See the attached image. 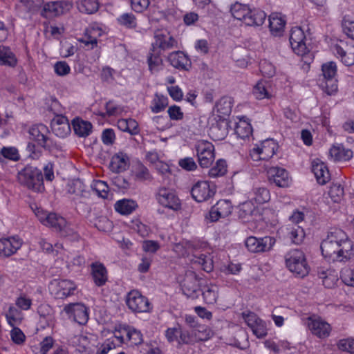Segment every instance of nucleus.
Listing matches in <instances>:
<instances>
[{
    "label": "nucleus",
    "instance_id": "obj_1",
    "mask_svg": "<svg viewBox=\"0 0 354 354\" xmlns=\"http://www.w3.org/2000/svg\"><path fill=\"white\" fill-rule=\"evenodd\" d=\"M320 248L325 259L333 261H345L353 255V244L341 229L333 228L322 240Z\"/></svg>",
    "mask_w": 354,
    "mask_h": 354
},
{
    "label": "nucleus",
    "instance_id": "obj_2",
    "mask_svg": "<svg viewBox=\"0 0 354 354\" xmlns=\"http://www.w3.org/2000/svg\"><path fill=\"white\" fill-rule=\"evenodd\" d=\"M17 180L21 185L35 192L44 190L42 173L37 168L26 167L19 171Z\"/></svg>",
    "mask_w": 354,
    "mask_h": 354
},
{
    "label": "nucleus",
    "instance_id": "obj_3",
    "mask_svg": "<svg viewBox=\"0 0 354 354\" xmlns=\"http://www.w3.org/2000/svg\"><path fill=\"white\" fill-rule=\"evenodd\" d=\"M286 263L289 270L299 277L308 274L309 266L304 253L300 250H292L286 255Z\"/></svg>",
    "mask_w": 354,
    "mask_h": 354
},
{
    "label": "nucleus",
    "instance_id": "obj_4",
    "mask_svg": "<svg viewBox=\"0 0 354 354\" xmlns=\"http://www.w3.org/2000/svg\"><path fill=\"white\" fill-rule=\"evenodd\" d=\"M30 138L38 143L44 149L53 152L55 149H59V146L56 142L48 136L49 133L46 126L44 124L34 125L29 129Z\"/></svg>",
    "mask_w": 354,
    "mask_h": 354
},
{
    "label": "nucleus",
    "instance_id": "obj_5",
    "mask_svg": "<svg viewBox=\"0 0 354 354\" xmlns=\"http://www.w3.org/2000/svg\"><path fill=\"white\" fill-rule=\"evenodd\" d=\"M324 82L321 83L322 90L328 95L335 93L337 91V66L333 62H329L322 65Z\"/></svg>",
    "mask_w": 354,
    "mask_h": 354
},
{
    "label": "nucleus",
    "instance_id": "obj_6",
    "mask_svg": "<svg viewBox=\"0 0 354 354\" xmlns=\"http://www.w3.org/2000/svg\"><path fill=\"white\" fill-rule=\"evenodd\" d=\"M154 41L151 51H166L178 47L177 40L165 29L156 30L154 32Z\"/></svg>",
    "mask_w": 354,
    "mask_h": 354
},
{
    "label": "nucleus",
    "instance_id": "obj_7",
    "mask_svg": "<svg viewBox=\"0 0 354 354\" xmlns=\"http://www.w3.org/2000/svg\"><path fill=\"white\" fill-rule=\"evenodd\" d=\"M196 156L199 165L203 168L209 167L214 160V147L207 140H198L195 145Z\"/></svg>",
    "mask_w": 354,
    "mask_h": 354
},
{
    "label": "nucleus",
    "instance_id": "obj_8",
    "mask_svg": "<svg viewBox=\"0 0 354 354\" xmlns=\"http://www.w3.org/2000/svg\"><path fill=\"white\" fill-rule=\"evenodd\" d=\"M126 304L128 308L134 313L149 312L151 305L149 299L143 296L138 290H132L126 297Z\"/></svg>",
    "mask_w": 354,
    "mask_h": 354
},
{
    "label": "nucleus",
    "instance_id": "obj_9",
    "mask_svg": "<svg viewBox=\"0 0 354 354\" xmlns=\"http://www.w3.org/2000/svg\"><path fill=\"white\" fill-rule=\"evenodd\" d=\"M201 279L192 271H187L181 283L182 290L187 297L196 299L198 297L202 286Z\"/></svg>",
    "mask_w": 354,
    "mask_h": 354
},
{
    "label": "nucleus",
    "instance_id": "obj_10",
    "mask_svg": "<svg viewBox=\"0 0 354 354\" xmlns=\"http://www.w3.org/2000/svg\"><path fill=\"white\" fill-rule=\"evenodd\" d=\"M275 243L274 238L266 236L263 238L250 236L245 240L247 249L254 253L270 251Z\"/></svg>",
    "mask_w": 354,
    "mask_h": 354
},
{
    "label": "nucleus",
    "instance_id": "obj_11",
    "mask_svg": "<svg viewBox=\"0 0 354 354\" xmlns=\"http://www.w3.org/2000/svg\"><path fill=\"white\" fill-rule=\"evenodd\" d=\"M191 194L198 203L207 201L214 196L215 188L207 181H198L192 187Z\"/></svg>",
    "mask_w": 354,
    "mask_h": 354
},
{
    "label": "nucleus",
    "instance_id": "obj_12",
    "mask_svg": "<svg viewBox=\"0 0 354 354\" xmlns=\"http://www.w3.org/2000/svg\"><path fill=\"white\" fill-rule=\"evenodd\" d=\"M306 36L304 30L299 27L292 28L290 35V43L292 50L299 56H304L308 53L305 43Z\"/></svg>",
    "mask_w": 354,
    "mask_h": 354
},
{
    "label": "nucleus",
    "instance_id": "obj_13",
    "mask_svg": "<svg viewBox=\"0 0 354 354\" xmlns=\"http://www.w3.org/2000/svg\"><path fill=\"white\" fill-rule=\"evenodd\" d=\"M156 198L159 204L173 210H177L180 207L178 198L171 190L160 187L156 194Z\"/></svg>",
    "mask_w": 354,
    "mask_h": 354
},
{
    "label": "nucleus",
    "instance_id": "obj_14",
    "mask_svg": "<svg viewBox=\"0 0 354 354\" xmlns=\"http://www.w3.org/2000/svg\"><path fill=\"white\" fill-rule=\"evenodd\" d=\"M308 327L319 338H326L330 333V325L321 317L313 315L308 319Z\"/></svg>",
    "mask_w": 354,
    "mask_h": 354
},
{
    "label": "nucleus",
    "instance_id": "obj_15",
    "mask_svg": "<svg viewBox=\"0 0 354 354\" xmlns=\"http://www.w3.org/2000/svg\"><path fill=\"white\" fill-rule=\"evenodd\" d=\"M277 145L273 140H266L261 147H257L251 150L250 156L254 160H268L275 153Z\"/></svg>",
    "mask_w": 354,
    "mask_h": 354
},
{
    "label": "nucleus",
    "instance_id": "obj_16",
    "mask_svg": "<svg viewBox=\"0 0 354 354\" xmlns=\"http://www.w3.org/2000/svg\"><path fill=\"white\" fill-rule=\"evenodd\" d=\"M64 310L70 317H73L74 322L80 325L85 324L88 320L87 308L84 304H71L66 306Z\"/></svg>",
    "mask_w": 354,
    "mask_h": 354
},
{
    "label": "nucleus",
    "instance_id": "obj_17",
    "mask_svg": "<svg viewBox=\"0 0 354 354\" xmlns=\"http://www.w3.org/2000/svg\"><path fill=\"white\" fill-rule=\"evenodd\" d=\"M267 175L269 182L278 187H286L290 183L288 174L285 169L272 167L268 169Z\"/></svg>",
    "mask_w": 354,
    "mask_h": 354
},
{
    "label": "nucleus",
    "instance_id": "obj_18",
    "mask_svg": "<svg viewBox=\"0 0 354 354\" xmlns=\"http://www.w3.org/2000/svg\"><path fill=\"white\" fill-rule=\"evenodd\" d=\"M232 206L227 200H221L214 205L209 212V216L211 221H217L220 218H225L232 212Z\"/></svg>",
    "mask_w": 354,
    "mask_h": 354
},
{
    "label": "nucleus",
    "instance_id": "obj_19",
    "mask_svg": "<svg viewBox=\"0 0 354 354\" xmlns=\"http://www.w3.org/2000/svg\"><path fill=\"white\" fill-rule=\"evenodd\" d=\"M22 245L21 240L16 236L0 239V256L8 257L16 253Z\"/></svg>",
    "mask_w": 354,
    "mask_h": 354
},
{
    "label": "nucleus",
    "instance_id": "obj_20",
    "mask_svg": "<svg viewBox=\"0 0 354 354\" xmlns=\"http://www.w3.org/2000/svg\"><path fill=\"white\" fill-rule=\"evenodd\" d=\"M91 276L97 286H104L108 280L106 267L100 262H94L91 265Z\"/></svg>",
    "mask_w": 354,
    "mask_h": 354
},
{
    "label": "nucleus",
    "instance_id": "obj_21",
    "mask_svg": "<svg viewBox=\"0 0 354 354\" xmlns=\"http://www.w3.org/2000/svg\"><path fill=\"white\" fill-rule=\"evenodd\" d=\"M70 6L69 3L62 1L48 3L44 6L42 15L46 18L58 16L68 10Z\"/></svg>",
    "mask_w": 354,
    "mask_h": 354
},
{
    "label": "nucleus",
    "instance_id": "obj_22",
    "mask_svg": "<svg viewBox=\"0 0 354 354\" xmlns=\"http://www.w3.org/2000/svg\"><path fill=\"white\" fill-rule=\"evenodd\" d=\"M312 171L320 185H324L330 179V175L326 165L319 159L312 162Z\"/></svg>",
    "mask_w": 354,
    "mask_h": 354
},
{
    "label": "nucleus",
    "instance_id": "obj_23",
    "mask_svg": "<svg viewBox=\"0 0 354 354\" xmlns=\"http://www.w3.org/2000/svg\"><path fill=\"white\" fill-rule=\"evenodd\" d=\"M167 59L172 66L180 70L187 71L190 65L189 58L182 51H176L170 53Z\"/></svg>",
    "mask_w": 354,
    "mask_h": 354
},
{
    "label": "nucleus",
    "instance_id": "obj_24",
    "mask_svg": "<svg viewBox=\"0 0 354 354\" xmlns=\"http://www.w3.org/2000/svg\"><path fill=\"white\" fill-rule=\"evenodd\" d=\"M71 125L75 134L79 137L86 138L92 132V124L80 118H74L72 120Z\"/></svg>",
    "mask_w": 354,
    "mask_h": 354
},
{
    "label": "nucleus",
    "instance_id": "obj_25",
    "mask_svg": "<svg viewBox=\"0 0 354 354\" xmlns=\"http://www.w3.org/2000/svg\"><path fill=\"white\" fill-rule=\"evenodd\" d=\"M286 20L280 13H272L269 17V27L272 35L278 36L283 31Z\"/></svg>",
    "mask_w": 354,
    "mask_h": 354
},
{
    "label": "nucleus",
    "instance_id": "obj_26",
    "mask_svg": "<svg viewBox=\"0 0 354 354\" xmlns=\"http://www.w3.org/2000/svg\"><path fill=\"white\" fill-rule=\"evenodd\" d=\"M228 133V123L221 120L212 125L209 129V135L215 140H222Z\"/></svg>",
    "mask_w": 354,
    "mask_h": 354
},
{
    "label": "nucleus",
    "instance_id": "obj_27",
    "mask_svg": "<svg viewBox=\"0 0 354 354\" xmlns=\"http://www.w3.org/2000/svg\"><path fill=\"white\" fill-rule=\"evenodd\" d=\"M246 18H245V24L247 26H261L266 18V14L258 9L251 10L249 8V13L247 14Z\"/></svg>",
    "mask_w": 354,
    "mask_h": 354
},
{
    "label": "nucleus",
    "instance_id": "obj_28",
    "mask_svg": "<svg viewBox=\"0 0 354 354\" xmlns=\"http://www.w3.org/2000/svg\"><path fill=\"white\" fill-rule=\"evenodd\" d=\"M68 193L74 195L73 200L82 203L81 199L86 198L87 192L84 189V185L80 180H73L68 185Z\"/></svg>",
    "mask_w": 354,
    "mask_h": 354
},
{
    "label": "nucleus",
    "instance_id": "obj_29",
    "mask_svg": "<svg viewBox=\"0 0 354 354\" xmlns=\"http://www.w3.org/2000/svg\"><path fill=\"white\" fill-rule=\"evenodd\" d=\"M258 212L257 206L254 205L250 199L239 205V216L241 219L248 221L253 216L257 215Z\"/></svg>",
    "mask_w": 354,
    "mask_h": 354
},
{
    "label": "nucleus",
    "instance_id": "obj_30",
    "mask_svg": "<svg viewBox=\"0 0 354 354\" xmlns=\"http://www.w3.org/2000/svg\"><path fill=\"white\" fill-rule=\"evenodd\" d=\"M318 276L322 279L323 285L327 288H333L338 281L337 272L334 270H320Z\"/></svg>",
    "mask_w": 354,
    "mask_h": 354
},
{
    "label": "nucleus",
    "instance_id": "obj_31",
    "mask_svg": "<svg viewBox=\"0 0 354 354\" xmlns=\"http://www.w3.org/2000/svg\"><path fill=\"white\" fill-rule=\"evenodd\" d=\"M330 156L335 161H347L353 156V151L342 145L333 146L330 149Z\"/></svg>",
    "mask_w": 354,
    "mask_h": 354
},
{
    "label": "nucleus",
    "instance_id": "obj_32",
    "mask_svg": "<svg viewBox=\"0 0 354 354\" xmlns=\"http://www.w3.org/2000/svg\"><path fill=\"white\" fill-rule=\"evenodd\" d=\"M76 286L75 283L70 280L62 279L57 283V292L56 295L58 298H64L73 294Z\"/></svg>",
    "mask_w": 354,
    "mask_h": 354
},
{
    "label": "nucleus",
    "instance_id": "obj_33",
    "mask_svg": "<svg viewBox=\"0 0 354 354\" xmlns=\"http://www.w3.org/2000/svg\"><path fill=\"white\" fill-rule=\"evenodd\" d=\"M17 63V59L10 48L3 45L0 46V64L15 67Z\"/></svg>",
    "mask_w": 354,
    "mask_h": 354
},
{
    "label": "nucleus",
    "instance_id": "obj_34",
    "mask_svg": "<svg viewBox=\"0 0 354 354\" xmlns=\"http://www.w3.org/2000/svg\"><path fill=\"white\" fill-rule=\"evenodd\" d=\"M76 3L77 8L80 12L88 15L95 13L100 7L98 0H79Z\"/></svg>",
    "mask_w": 354,
    "mask_h": 354
},
{
    "label": "nucleus",
    "instance_id": "obj_35",
    "mask_svg": "<svg viewBox=\"0 0 354 354\" xmlns=\"http://www.w3.org/2000/svg\"><path fill=\"white\" fill-rule=\"evenodd\" d=\"M200 290L202 292L203 299L207 304H213L216 301L218 288L216 285H202Z\"/></svg>",
    "mask_w": 354,
    "mask_h": 354
},
{
    "label": "nucleus",
    "instance_id": "obj_36",
    "mask_svg": "<svg viewBox=\"0 0 354 354\" xmlns=\"http://www.w3.org/2000/svg\"><path fill=\"white\" fill-rule=\"evenodd\" d=\"M138 207L136 201L129 199H122L116 202L115 209L121 214H130Z\"/></svg>",
    "mask_w": 354,
    "mask_h": 354
},
{
    "label": "nucleus",
    "instance_id": "obj_37",
    "mask_svg": "<svg viewBox=\"0 0 354 354\" xmlns=\"http://www.w3.org/2000/svg\"><path fill=\"white\" fill-rule=\"evenodd\" d=\"M231 101L227 97H223L217 101L213 109V111L216 112L219 117L228 115L231 113Z\"/></svg>",
    "mask_w": 354,
    "mask_h": 354
},
{
    "label": "nucleus",
    "instance_id": "obj_38",
    "mask_svg": "<svg viewBox=\"0 0 354 354\" xmlns=\"http://www.w3.org/2000/svg\"><path fill=\"white\" fill-rule=\"evenodd\" d=\"M168 97L156 93L151 102V110L154 113L162 112L168 106Z\"/></svg>",
    "mask_w": 354,
    "mask_h": 354
},
{
    "label": "nucleus",
    "instance_id": "obj_39",
    "mask_svg": "<svg viewBox=\"0 0 354 354\" xmlns=\"http://www.w3.org/2000/svg\"><path fill=\"white\" fill-rule=\"evenodd\" d=\"M253 196L251 200H254L258 204H263L270 199L269 190L266 187H257L252 189Z\"/></svg>",
    "mask_w": 354,
    "mask_h": 354
},
{
    "label": "nucleus",
    "instance_id": "obj_40",
    "mask_svg": "<svg viewBox=\"0 0 354 354\" xmlns=\"http://www.w3.org/2000/svg\"><path fill=\"white\" fill-rule=\"evenodd\" d=\"M249 8L247 5L236 2L231 6L230 12L234 18L243 21L245 24V18L249 13Z\"/></svg>",
    "mask_w": 354,
    "mask_h": 354
},
{
    "label": "nucleus",
    "instance_id": "obj_41",
    "mask_svg": "<svg viewBox=\"0 0 354 354\" xmlns=\"http://www.w3.org/2000/svg\"><path fill=\"white\" fill-rule=\"evenodd\" d=\"M252 133L251 124L245 120H240L236 125L235 133L238 137L245 139Z\"/></svg>",
    "mask_w": 354,
    "mask_h": 354
},
{
    "label": "nucleus",
    "instance_id": "obj_42",
    "mask_svg": "<svg viewBox=\"0 0 354 354\" xmlns=\"http://www.w3.org/2000/svg\"><path fill=\"white\" fill-rule=\"evenodd\" d=\"M196 263H198L203 267V269L207 272L213 270V259L210 254H200L194 256Z\"/></svg>",
    "mask_w": 354,
    "mask_h": 354
},
{
    "label": "nucleus",
    "instance_id": "obj_43",
    "mask_svg": "<svg viewBox=\"0 0 354 354\" xmlns=\"http://www.w3.org/2000/svg\"><path fill=\"white\" fill-rule=\"evenodd\" d=\"M269 84L265 81H259L253 88L252 93L258 100L269 98L270 94L268 91Z\"/></svg>",
    "mask_w": 354,
    "mask_h": 354
},
{
    "label": "nucleus",
    "instance_id": "obj_44",
    "mask_svg": "<svg viewBox=\"0 0 354 354\" xmlns=\"http://www.w3.org/2000/svg\"><path fill=\"white\" fill-rule=\"evenodd\" d=\"M192 335L197 341H207L213 335V331L205 326H199L192 330Z\"/></svg>",
    "mask_w": 354,
    "mask_h": 354
},
{
    "label": "nucleus",
    "instance_id": "obj_45",
    "mask_svg": "<svg viewBox=\"0 0 354 354\" xmlns=\"http://www.w3.org/2000/svg\"><path fill=\"white\" fill-rule=\"evenodd\" d=\"M65 225L66 219L55 213H50V215H48V218L46 224V226L53 227L57 232Z\"/></svg>",
    "mask_w": 354,
    "mask_h": 354
},
{
    "label": "nucleus",
    "instance_id": "obj_46",
    "mask_svg": "<svg viewBox=\"0 0 354 354\" xmlns=\"http://www.w3.org/2000/svg\"><path fill=\"white\" fill-rule=\"evenodd\" d=\"M160 52L156 50L151 51L148 56L147 62L149 64V68L151 71H158L159 66L162 64V60L160 57Z\"/></svg>",
    "mask_w": 354,
    "mask_h": 354
},
{
    "label": "nucleus",
    "instance_id": "obj_47",
    "mask_svg": "<svg viewBox=\"0 0 354 354\" xmlns=\"http://www.w3.org/2000/svg\"><path fill=\"white\" fill-rule=\"evenodd\" d=\"M106 113H102V117L118 116L123 112V108L117 104L113 100H109L105 104Z\"/></svg>",
    "mask_w": 354,
    "mask_h": 354
},
{
    "label": "nucleus",
    "instance_id": "obj_48",
    "mask_svg": "<svg viewBox=\"0 0 354 354\" xmlns=\"http://www.w3.org/2000/svg\"><path fill=\"white\" fill-rule=\"evenodd\" d=\"M92 189L96 194L102 198H106L109 194V186L102 180H95L92 185Z\"/></svg>",
    "mask_w": 354,
    "mask_h": 354
},
{
    "label": "nucleus",
    "instance_id": "obj_49",
    "mask_svg": "<svg viewBox=\"0 0 354 354\" xmlns=\"http://www.w3.org/2000/svg\"><path fill=\"white\" fill-rule=\"evenodd\" d=\"M344 194V188L340 184H333L330 186L328 191V195L335 203H339L342 199Z\"/></svg>",
    "mask_w": 354,
    "mask_h": 354
},
{
    "label": "nucleus",
    "instance_id": "obj_50",
    "mask_svg": "<svg viewBox=\"0 0 354 354\" xmlns=\"http://www.w3.org/2000/svg\"><path fill=\"white\" fill-rule=\"evenodd\" d=\"M126 335L129 341L131 342V344L139 345L142 342V335L139 330H137L133 328H127L124 329Z\"/></svg>",
    "mask_w": 354,
    "mask_h": 354
},
{
    "label": "nucleus",
    "instance_id": "obj_51",
    "mask_svg": "<svg viewBox=\"0 0 354 354\" xmlns=\"http://www.w3.org/2000/svg\"><path fill=\"white\" fill-rule=\"evenodd\" d=\"M226 162L223 160H218L216 161L215 165L209 171V175L212 177H216L223 176L227 171Z\"/></svg>",
    "mask_w": 354,
    "mask_h": 354
},
{
    "label": "nucleus",
    "instance_id": "obj_52",
    "mask_svg": "<svg viewBox=\"0 0 354 354\" xmlns=\"http://www.w3.org/2000/svg\"><path fill=\"white\" fill-rule=\"evenodd\" d=\"M118 21L120 25L129 28H136L137 26L136 17L132 13H124L118 19Z\"/></svg>",
    "mask_w": 354,
    "mask_h": 354
},
{
    "label": "nucleus",
    "instance_id": "obj_53",
    "mask_svg": "<svg viewBox=\"0 0 354 354\" xmlns=\"http://www.w3.org/2000/svg\"><path fill=\"white\" fill-rule=\"evenodd\" d=\"M305 237V232L300 226L292 228L289 233V238L295 244L301 243Z\"/></svg>",
    "mask_w": 354,
    "mask_h": 354
},
{
    "label": "nucleus",
    "instance_id": "obj_54",
    "mask_svg": "<svg viewBox=\"0 0 354 354\" xmlns=\"http://www.w3.org/2000/svg\"><path fill=\"white\" fill-rule=\"evenodd\" d=\"M61 236L67 237L71 241H77L80 238L79 234L73 229L66 221V225L58 230Z\"/></svg>",
    "mask_w": 354,
    "mask_h": 354
},
{
    "label": "nucleus",
    "instance_id": "obj_55",
    "mask_svg": "<svg viewBox=\"0 0 354 354\" xmlns=\"http://www.w3.org/2000/svg\"><path fill=\"white\" fill-rule=\"evenodd\" d=\"M51 128L55 134L60 138L65 137L71 131L70 124H62L61 125H57L56 124V122L51 123Z\"/></svg>",
    "mask_w": 354,
    "mask_h": 354
},
{
    "label": "nucleus",
    "instance_id": "obj_56",
    "mask_svg": "<svg viewBox=\"0 0 354 354\" xmlns=\"http://www.w3.org/2000/svg\"><path fill=\"white\" fill-rule=\"evenodd\" d=\"M259 68L262 75L266 77H272L275 73V68L270 62L263 59L259 63Z\"/></svg>",
    "mask_w": 354,
    "mask_h": 354
},
{
    "label": "nucleus",
    "instance_id": "obj_57",
    "mask_svg": "<svg viewBox=\"0 0 354 354\" xmlns=\"http://www.w3.org/2000/svg\"><path fill=\"white\" fill-rule=\"evenodd\" d=\"M342 29L348 37L354 39V21L344 17L342 20Z\"/></svg>",
    "mask_w": 354,
    "mask_h": 354
},
{
    "label": "nucleus",
    "instance_id": "obj_58",
    "mask_svg": "<svg viewBox=\"0 0 354 354\" xmlns=\"http://www.w3.org/2000/svg\"><path fill=\"white\" fill-rule=\"evenodd\" d=\"M167 113L171 120L179 121L182 120L184 118V113L182 111L180 107L177 105L169 106L167 110Z\"/></svg>",
    "mask_w": 354,
    "mask_h": 354
},
{
    "label": "nucleus",
    "instance_id": "obj_59",
    "mask_svg": "<svg viewBox=\"0 0 354 354\" xmlns=\"http://www.w3.org/2000/svg\"><path fill=\"white\" fill-rule=\"evenodd\" d=\"M341 278L347 286L354 287V268H345L342 271Z\"/></svg>",
    "mask_w": 354,
    "mask_h": 354
},
{
    "label": "nucleus",
    "instance_id": "obj_60",
    "mask_svg": "<svg viewBox=\"0 0 354 354\" xmlns=\"http://www.w3.org/2000/svg\"><path fill=\"white\" fill-rule=\"evenodd\" d=\"M1 155L3 158L15 161L19 159L18 151L15 147H3L1 151Z\"/></svg>",
    "mask_w": 354,
    "mask_h": 354
},
{
    "label": "nucleus",
    "instance_id": "obj_61",
    "mask_svg": "<svg viewBox=\"0 0 354 354\" xmlns=\"http://www.w3.org/2000/svg\"><path fill=\"white\" fill-rule=\"evenodd\" d=\"M337 347L342 351H346L351 354H354V339H341L337 343Z\"/></svg>",
    "mask_w": 354,
    "mask_h": 354
},
{
    "label": "nucleus",
    "instance_id": "obj_62",
    "mask_svg": "<svg viewBox=\"0 0 354 354\" xmlns=\"http://www.w3.org/2000/svg\"><path fill=\"white\" fill-rule=\"evenodd\" d=\"M28 156L32 160H38L42 155V151L40 148L37 147L32 142H28L26 147Z\"/></svg>",
    "mask_w": 354,
    "mask_h": 354
},
{
    "label": "nucleus",
    "instance_id": "obj_63",
    "mask_svg": "<svg viewBox=\"0 0 354 354\" xmlns=\"http://www.w3.org/2000/svg\"><path fill=\"white\" fill-rule=\"evenodd\" d=\"M55 72L59 76L68 75L71 71L68 64L64 61L57 62L54 66Z\"/></svg>",
    "mask_w": 354,
    "mask_h": 354
},
{
    "label": "nucleus",
    "instance_id": "obj_64",
    "mask_svg": "<svg viewBox=\"0 0 354 354\" xmlns=\"http://www.w3.org/2000/svg\"><path fill=\"white\" fill-rule=\"evenodd\" d=\"M10 336L12 340L17 344H21L25 342L26 336L21 329L14 327L10 331Z\"/></svg>",
    "mask_w": 354,
    "mask_h": 354
}]
</instances>
